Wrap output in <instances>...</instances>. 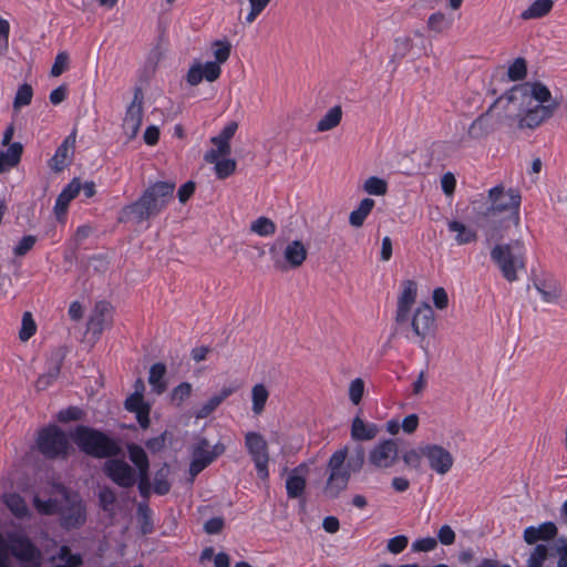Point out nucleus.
Wrapping results in <instances>:
<instances>
[{
    "label": "nucleus",
    "mask_w": 567,
    "mask_h": 567,
    "mask_svg": "<svg viewBox=\"0 0 567 567\" xmlns=\"http://www.w3.org/2000/svg\"><path fill=\"white\" fill-rule=\"evenodd\" d=\"M558 529L553 522H546L539 526H529L524 530V540L533 545L538 540H551L557 536Z\"/></svg>",
    "instance_id": "a878e982"
},
{
    "label": "nucleus",
    "mask_w": 567,
    "mask_h": 567,
    "mask_svg": "<svg viewBox=\"0 0 567 567\" xmlns=\"http://www.w3.org/2000/svg\"><path fill=\"white\" fill-rule=\"evenodd\" d=\"M456 535L450 525H443L437 532V540L445 546L453 545L455 543Z\"/></svg>",
    "instance_id": "69168bd1"
},
{
    "label": "nucleus",
    "mask_w": 567,
    "mask_h": 567,
    "mask_svg": "<svg viewBox=\"0 0 567 567\" xmlns=\"http://www.w3.org/2000/svg\"><path fill=\"white\" fill-rule=\"evenodd\" d=\"M520 199L517 189H506L504 185H497L488 190L489 206L477 218V225L488 241L502 239L507 229L519 225Z\"/></svg>",
    "instance_id": "f257e3e1"
},
{
    "label": "nucleus",
    "mask_w": 567,
    "mask_h": 567,
    "mask_svg": "<svg viewBox=\"0 0 567 567\" xmlns=\"http://www.w3.org/2000/svg\"><path fill=\"white\" fill-rule=\"evenodd\" d=\"M82 188L80 178L74 177L70 184L60 193L54 206V214L59 220H62L68 212L69 204L74 199Z\"/></svg>",
    "instance_id": "b1692460"
},
{
    "label": "nucleus",
    "mask_w": 567,
    "mask_h": 567,
    "mask_svg": "<svg viewBox=\"0 0 567 567\" xmlns=\"http://www.w3.org/2000/svg\"><path fill=\"white\" fill-rule=\"evenodd\" d=\"M38 450L47 458H66L71 449L70 442L65 433L56 425H49L38 433Z\"/></svg>",
    "instance_id": "1a4fd4ad"
},
{
    "label": "nucleus",
    "mask_w": 567,
    "mask_h": 567,
    "mask_svg": "<svg viewBox=\"0 0 567 567\" xmlns=\"http://www.w3.org/2000/svg\"><path fill=\"white\" fill-rule=\"evenodd\" d=\"M245 446L251 456V460L256 466L258 476L261 480H267L269 476L268 463L269 453L268 444L264 436L257 432H248L245 435Z\"/></svg>",
    "instance_id": "ddd939ff"
},
{
    "label": "nucleus",
    "mask_w": 567,
    "mask_h": 567,
    "mask_svg": "<svg viewBox=\"0 0 567 567\" xmlns=\"http://www.w3.org/2000/svg\"><path fill=\"white\" fill-rule=\"evenodd\" d=\"M73 439L84 453L94 457H112L121 452V447L114 440L87 426H78Z\"/></svg>",
    "instance_id": "0eeeda50"
},
{
    "label": "nucleus",
    "mask_w": 567,
    "mask_h": 567,
    "mask_svg": "<svg viewBox=\"0 0 567 567\" xmlns=\"http://www.w3.org/2000/svg\"><path fill=\"white\" fill-rule=\"evenodd\" d=\"M192 394V384L188 382H183L176 388H174L172 392V401L177 405L181 406L182 403L188 399Z\"/></svg>",
    "instance_id": "603ef678"
},
{
    "label": "nucleus",
    "mask_w": 567,
    "mask_h": 567,
    "mask_svg": "<svg viewBox=\"0 0 567 567\" xmlns=\"http://www.w3.org/2000/svg\"><path fill=\"white\" fill-rule=\"evenodd\" d=\"M413 49V40L409 35L399 37L394 43V56L404 58Z\"/></svg>",
    "instance_id": "3c124183"
},
{
    "label": "nucleus",
    "mask_w": 567,
    "mask_h": 567,
    "mask_svg": "<svg viewBox=\"0 0 567 567\" xmlns=\"http://www.w3.org/2000/svg\"><path fill=\"white\" fill-rule=\"evenodd\" d=\"M276 224L265 216L258 217L249 226L251 233L261 237L272 236L276 233Z\"/></svg>",
    "instance_id": "58836bf2"
},
{
    "label": "nucleus",
    "mask_w": 567,
    "mask_h": 567,
    "mask_svg": "<svg viewBox=\"0 0 567 567\" xmlns=\"http://www.w3.org/2000/svg\"><path fill=\"white\" fill-rule=\"evenodd\" d=\"M422 454L427 460L429 466L439 475H445L454 464V457L449 450L439 444L422 446Z\"/></svg>",
    "instance_id": "dca6fc26"
},
{
    "label": "nucleus",
    "mask_w": 567,
    "mask_h": 567,
    "mask_svg": "<svg viewBox=\"0 0 567 567\" xmlns=\"http://www.w3.org/2000/svg\"><path fill=\"white\" fill-rule=\"evenodd\" d=\"M99 499L102 508L109 512L113 509L114 503L116 501V495L112 488L103 486L100 488Z\"/></svg>",
    "instance_id": "864d4df0"
},
{
    "label": "nucleus",
    "mask_w": 567,
    "mask_h": 567,
    "mask_svg": "<svg viewBox=\"0 0 567 567\" xmlns=\"http://www.w3.org/2000/svg\"><path fill=\"white\" fill-rule=\"evenodd\" d=\"M105 474L118 486L128 488L136 483L135 470L125 461L111 458L104 464Z\"/></svg>",
    "instance_id": "f3484780"
},
{
    "label": "nucleus",
    "mask_w": 567,
    "mask_h": 567,
    "mask_svg": "<svg viewBox=\"0 0 567 567\" xmlns=\"http://www.w3.org/2000/svg\"><path fill=\"white\" fill-rule=\"evenodd\" d=\"M221 403L219 400L213 395L205 404L202 405L200 409H198L195 412L196 419H206L208 417Z\"/></svg>",
    "instance_id": "052dcab7"
},
{
    "label": "nucleus",
    "mask_w": 567,
    "mask_h": 567,
    "mask_svg": "<svg viewBox=\"0 0 567 567\" xmlns=\"http://www.w3.org/2000/svg\"><path fill=\"white\" fill-rule=\"evenodd\" d=\"M128 455L130 460L136 465L138 468V474L148 473L150 463L145 451L138 445H130L128 446Z\"/></svg>",
    "instance_id": "ea45409f"
},
{
    "label": "nucleus",
    "mask_w": 567,
    "mask_h": 567,
    "mask_svg": "<svg viewBox=\"0 0 567 567\" xmlns=\"http://www.w3.org/2000/svg\"><path fill=\"white\" fill-rule=\"evenodd\" d=\"M363 392H364V382H363V380L360 379V378L354 379L350 383V386H349V398H350V401L354 405H358L361 402V400H362Z\"/></svg>",
    "instance_id": "6e6d98bb"
},
{
    "label": "nucleus",
    "mask_w": 567,
    "mask_h": 567,
    "mask_svg": "<svg viewBox=\"0 0 567 567\" xmlns=\"http://www.w3.org/2000/svg\"><path fill=\"white\" fill-rule=\"evenodd\" d=\"M169 466L164 464L155 474L154 492L158 495H165L171 489V484L167 481L169 475Z\"/></svg>",
    "instance_id": "79ce46f5"
},
{
    "label": "nucleus",
    "mask_w": 567,
    "mask_h": 567,
    "mask_svg": "<svg viewBox=\"0 0 567 567\" xmlns=\"http://www.w3.org/2000/svg\"><path fill=\"white\" fill-rule=\"evenodd\" d=\"M175 187L173 181L151 184L136 202L124 208V213L136 223L153 218L173 200Z\"/></svg>",
    "instance_id": "20e7f679"
},
{
    "label": "nucleus",
    "mask_w": 567,
    "mask_h": 567,
    "mask_svg": "<svg viewBox=\"0 0 567 567\" xmlns=\"http://www.w3.org/2000/svg\"><path fill=\"white\" fill-rule=\"evenodd\" d=\"M307 473L308 466L306 464H300L290 472L286 481V489L288 497L298 498L303 494L306 488Z\"/></svg>",
    "instance_id": "393cba45"
},
{
    "label": "nucleus",
    "mask_w": 567,
    "mask_h": 567,
    "mask_svg": "<svg viewBox=\"0 0 567 567\" xmlns=\"http://www.w3.org/2000/svg\"><path fill=\"white\" fill-rule=\"evenodd\" d=\"M212 52L215 61L206 63L195 62L187 71L186 81L189 85L196 86L203 80L215 82L221 74L220 65L230 56L231 44L227 40H216L212 43Z\"/></svg>",
    "instance_id": "423d86ee"
},
{
    "label": "nucleus",
    "mask_w": 567,
    "mask_h": 567,
    "mask_svg": "<svg viewBox=\"0 0 567 567\" xmlns=\"http://www.w3.org/2000/svg\"><path fill=\"white\" fill-rule=\"evenodd\" d=\"M379 430L373 423H365L360 416H355L351 424V437L354 441H371Z\"/></svg>",
    "instance_id": "cd10ccee"
},
{
    "label": "nucleus",
    "mask_w": 567,
    "mask_h": 567,
    "mask_svg": "<svg viewBox=\"0 0 567 567\" xmlns=\"http://www.w3.org/2000/svg\"><path fill=\"white\" fill-rule=\"evenodd\" d=\"M271 0H248L249 11L245 17L247 24H252Z\"/></svg>",
    "instance_id": "a18cd8bd"
},
{
    "label": "nucleus",
    "mask_w": 567,
    "mask_h": 567,
    "mask_svg": "<svg viewBox=\"0 0 567 567\" xmlns=\"http://www.w3.org/2000/svg\"><path fill=\"white\" fill-rule=\"evenodd\" d=\"M554 6L553 0H536L520 13V19H539L548 14Z\"/></svg>",
    "instance_id": "72a5a7b5"
},
{
    "label": "nucleus",
    "mask_w": 567,
    "mask_h": 567,
    "mask_svg": "<svg viewBox=\"0 0 567 567\" xmlns=\"http://www.w3.org/2000/svg\"><path fill=\"white\" fill-rule=\"evenodd\" d=\"M375 203L372 198H363L359 206L350 213L349 223L352 227L360 228L365 218L369 216L371 210L373 209Z\"/></svg>",
    "instance_id": "2f4dec72"
},
{
    "label": "nucleus",
    "mask_w": 567,
    "mask_h": 567,
    "mask_svg": "<svg viewBox=\"0 0 567 567\" xmlns=\"http://www.w3.org/2000/svg\"><path fill=\"white\" fill-rule=\"evenodd\" d=\"M399 446L393 440H385L377 444L368 455V463L375 470H386L396 464Z\"/></svg>",
    "instance_id": "2eb2a0df"
},
{
    "label": "nucleus",
    "mask_w": 567,
    "mask_h": 567,
    "mask_svg": "<svg viewBox=\"0 0 567 567\" xmlns=\"http://www.w3.org/2000/svg\"><path fill=\"white\" fill-rule=\"evenodd\" d=\"M522 241L515 240L512 244H498L491 251L492 260L499 267L504 278L508 281L517 279V271L524 268L522 255L515 254V248H520Z\"/></svg>",
    "instance_id": "9d476101"
},
{
    "label": "nucleus",
    "mask_w": 567,
    "mask_h": 567,
    "mask_svg": "<svg viewBox=\"0 0 567 567\" xmlns=\"http://www.w3.org/2000/svg\"><path fill=\"white\" fill-rule=\"evenodd\" d=\"M269 398V391L267 388L259 383L252 386L251 389V401H252V412L255 415H260L266 406L267 400Z\"/></svg>",
    "instance_id": "4c0bfd02"
},
{
    "label": "nucleus",
    "mask_w": 567,
    "mask_h": 567,
    "mask_svg": "<svg viewBox=\"0 0 567 567\" xmlns=\"http://www.w3.org/2000/svg\"><path fill=\"white\" fill-rule=\"evenodd\" d=\"M441 185L446 196H452L456 187V178L453 173L447 172L441 178Z\"/></svg>",
    "instance_id": "338daca9"
},
{
    "label": "nucleus",
    "mask_w": 567,
    "mask_h": 567,
    "mask_svg": "<svg viewBox=\"0 0 567 567\" xmlns=\"http://www.w3.org/2000/svg\"><path fill=\"white\" fill-rule=\"evenodd\" d=\"M75 148V133H71L58 147L54 156L49 161V166L54 173H61L73 158Z\"/></svg>",
    "instance_id": "aec40b11"
},
{
    "label": "nucleus",
    "mask_w": 567,
    "mask_h": 567,
    "mask_svg": "<svg viewBox=\"0 0 567 567\" xmlns=\"http://www.w3.org/2000/svg\"><path fill=\"white\" fill-rule=\"evenodd\" d=\"M33 503L40 514L52 515L58 511L56 502L52 499L42 501L40 497L35 496Z\"/></svg>",
    "instance_id": "680f3d73"
},
{
    "label": "nucleus",
    "mask_w": 567,
    "mask_h": 567,
    "mask_svg": "<svg viewBox=\"0 0 567 567\" xmlns=\"http://www.w3.org/2000/svg\"><path fill=\"white\" fill-rule=\"evenodd\" d=\"M33 95V90L30 84H22L16 94L14 101H13V107L16 110L20 109L21 106L29 105L31 103Z\"/></svg>",
    "instance_id": "de8ad7c7"
},
{
    "label": "nucleus",
    "mask_w": 567,
    "mask_h": 567,
    "mask_svg": "<svg viewBox=\"0 0 567 567\" xmlns=\"http://www.w3.org/2000/svg\"><path fill=\"white\" fill-rule=\"evenodd\" d=\"M499 125L501 123L489 106L468 125L465 134L460 137L458 145L465 146L472 142H481L494 133Z\"/></svg>",
    "instance_id": "9b49d317"
},
{
    "label": "nucleus",
    "mask_w": 567,
    "mask_h": 567,
    "mask_svg": "<svg viewBox=\"0 0 567 567\" xmlns=\"http://www.w3.org/2000/svg\"><path fill=\"white\" fill-rule=\"evenodd\" d=\"M437 547V539L434 537H425L415 540L412 544V549L419 553H429Z\"/></svg>",
    "instance_id": "bf43d9fd"
},
{
    "label": "nucleus",
    "mask_w": 567,
    "mask_h": 567,
    "mask_svg": "<svg viewBox=\"0 0 567 567\" xmlns=\"http://www.w3.org/2000/svg\"><path fill=\"white\" fill-rule=\"evenodd\" d=\"M275 266L280 270L299 269L308 258V247L300 239L278 237L269 248Z\"/></svg>",
    "instance_id": "6e6552de"
},
{
    "label": "nucleus",
    "mask_w": 567,
    "mask_h": 567,
    "mask_svg": "<svg viewBox=\"0 0 567 567\" xmlns=\"http://www.w3.org/2000/svg\"><path fill=\"white\" fill-rule=\"evenodd\" d=\"M6 506L18 518H27L30 516V511L24 499L18 494H8L3 497Z\"/></svg>",
    "instance_id": "c9c22d12"
},
{
    "label": "nucleus",
    "mask_w": 567,
    "mask_h": 567,
    "mask_svg": "<svg viewBox=\"0 0 567 567\" xmlns=\"http://www.w3.org/2000/svg\"><path fill=\"white\" fill-rule=\"evenodd\" d=\"M85 508L81 501L68 499V506L61 509V525L66 528H78L85 523Z\"/></svg>",
    "instance_id": "412c9836"
},
{
    "label": "nucleus",
    "mask_w": 567,
    "mask_h": 567,
    "mask_svg": "<svg viewBox=\"0 0 567 567\" xmlns=\"http://www.w3.org/2000/svg\"><path fill=\"white\" fill-rule=\"evenodd\" d=\"M550 100L549 89L540 82H525L515 85L501 95L491 109L495 113L501 125L509 127L518 126L528 104L533 101L545 103Z\"/></svg>",
    "instance_id": "f03ea898"
},
{
    "label": "nucleus",
    "mask_w": 567,
    "mask_h": 567,
    "mask_svg": "<svg viewBox=\"0 0 567 567\" xmlns=\"http://www.w3.org/2000/svg\"><path fill=\"white\" fill-rule=\"evenodd\" d=\"M417 293V286L413 280H405L403 282V291L398 300V309L395 321L399 324L406 323L410 316V310L415 303Z\"/></svg>",
    "instance_id": "6ab92c4d"
},
{
    "label": "nucleus",
    "mask_w": 567,
    "mask_h": 567,
    "mask_svg": "<svg viewBox=\"0 0 567 567\" xmlns=\"http://www.w3.org/2000/svg\"><path fill=\"white\" fill-rule=\"evenodd\" d=\"M433 302L435 307L440 310H443L449 305V297L444 288H435L433 291Z\"/></svg>",
    "instance_id": "774afa93"
},
{
    "label": "nucleus",
    "mask_w": 567,
    "mask_h": 567,
    "mask_svg": "<svg viewBox=\"0 0 567 567\" xmlns=\"http://www.w3.org/2000/svg\"><path fill=\"white\" fill-rule=\"evenodd\" d=\"M69 66V55L66 52H60L54 60V63L51 68V76L58 78L60 76Z\"/></svg>",
    "instance_id": "13d9d810"
},
{
    "label": "nucleus",
    "mask_w": 567,
    "mask_h": 567,
    "mask_svg": "<svg viewBox=\"0 0 567 567\" xmlns=\"http://www.w3.org/2000/svg\"><path fill=\"white\" fill-rule=\"evenodd\" d=\"M434 326V312L430 305L423 303L413 315L411 327L413 332L424 339Z\"/></svg>",
    "instance_id": "4be33fe9"
},
{
    "label": "nucleus",
    "mask_w": 567,
    "mask_h": 567,
    "mask_svg": "<svg viewBox=\"0 0 567 567\" xmlns=\"http://www.w3.org/2000/svg\"><path fill=\"white\" fill-rule=\"evenodd\" d=\"M37 241V237L33 235L24 236L18 245L13 248V254L17 257H23L27 255L34 246Z\"/></svg>",
    "instance_id": "4d7b16f0"
},
{
    "label": "nucleus",
    "mask_w": 567,
    "mask_h": 567,
    "mask_svg": "<svg viewBox=\"0 0 567 567\" xmlns=\"http://www.w3.org/2000/svg\"><path fill=\"white\" fill-rule=\"evenodd\" d=\"M527 64L523 58H517L508 68L507 75L512 81H519L526 76Z\"/></svg>",
    "instance_id": "8fccbe9b"
},
{
    "label": "nucleus",
    "mask_w": 567,
    "mask_h": 567,
    "mask_svg": "<svg viewBox=\"0 0 567 567\" xmlns=\"http://www.w3.org/2000/svg\"><path fill=\"white\" fill-rule=\"evenodd\" d=\"M342 120V109L340 105L331 107L317 123V132L323 133L336 128Z\"/></svg>",
    "instance_id": "473e14b6"
},
{
    "label": "nucleus",
    "mask_w": 567,
    "mask_h": 567,
    "mask_svg": "<svg viewBox=\"0 0 567 567\" xmlns=\"http://www.w3.org/2000/svg\"><path fill=\"white\" fill-rule=\"evenodd\" d=\"M365 461V451L362 445L350 447L344 445L337 450L327 464V480L322 487V495L327 499H336L348 487L352 473L362 470Z\"/></svg>",
    "instance_id": "7ed1b4c3"
},
{
    "label": "nucleus",
    "mask_w": 567,
    "mask_h": 567,
    "mask_svg": "<svg viewBox=\"0 0 567 567\" xmlns=\"http://www.w3.org/2000/svg\"><path fill=\"white\" fill-rule=\"evenodd\" d=\"M8 550L19 561L21 567H41L43 555L40 548L25 535L9 536L8 544L0 533V567H11Z\"/></svg>",
    "instance_id": "39448f33"
},
{
    "label": "nucleus",
    "mask_w": 567,
    "mask_h": 567,
    "mask_svg": "<svg viewBox=\"0 0 567 567\" xmlns=\"http://www.w3.org/2000/svg\"><path fill=\"white\" fill-rule=\"evenodd\" d=\"M22 151L21 143H13L7 151L0 152V172H3L6 167L16 166L20 162Z\"/></svg>",
    "instance_id": "e433bc0d"
},
{
    "label": "nucleus",
    "mask_w": 567,
    "mask_h": 567,
    "mask_svg": "<svg viewBox=\"0 0 567 567\" xmlns=\"http://www.w3.org/2000/svg\"><path fill=\"white\" fill-rule=\"evenodd\" d=\"M37 331V324L32 318L31 312H24L22 317V326L19 332L21 341H28Z\"/></svg>",
    "instance_id": "49530a36"
},
{
    "label": "nucleus",
    "mask_w": 567,
    "mask_h": 567,
    "mask_svg": "<svg viewBox=\"0 0 567 567\" xmlns=\"http://www.w3.org/2000/svg\"><path fill=\"white\" fill-rule=\"evenodd\" d=\"M113 307L106 301L97 302L89 319L87 330L96 337L101 336L104 329L111 327Z\"/></svg>",
    "instance_id": "a211bd4d"
},
{
    "label": "nucleus",
    "mask_w": 567,
    "mask_h": 567,
    "mask_svg": "<svg viewBox=\"0 0 567 567\" xmlns=\"http://www.w3.org/2000/svg\"><path fill=\"white\" fill-rule=\"evenodd\" d=\"M63 359L64 352L61 350L53 354L52 367L37 380L35 386L38 391L45 390L59 377Z\"/></svg>",
    "instance_id": "c85d7f7f"
},
{
    "label": "nucleus",
    "mask_w": 567,
    "mask_h": 567,
    "mask_svg": "<svg viewBox=\"0 0 567 567\" xmlns=\"http://www.w3.org/2000/svg\"><path fill=\"white\" fill-rule=\"evenodd\" d=\"M363 192L373 196H384L388 193V183L378 176L367 178L362 185Z\"/></svg>",
    "instance_id": "a19ab883"
},
{
    "label": "nucleus",
    "mask_w": 567,
    "mask_h": 567,
    "mask_svg": "<svg viewBox=\"0 0 567 567\" xmlns=\"http://www.w3.org/2000/svg\"><path fill=\"white\" fill-rule=\"evenodd\" d=\"M452 21L442 12H435L430 16L427 27L430 30L441 33L450 29Z\"/></svg>",
    "instance_id": "37998d69"
},
{
    "label": "nucleus",
    "mask_w": 567,
    "mask_h": 567,
    "mask_svg": "<svg viewBox=\"0 0 567 567\" xmlns=\"http://www.w3.org/2000/svg\"><path fill=\"white\" fill-rule=\"evenodd\" d=\"M148 404L144 402V396L143 395H137V394H131L126 401H125V409L130 412H138L145 408H147Z\"/></svg>",
    "instance_id": "e2e57ef3"
},
{
    "label": "nucleus",
    "mask_w": 567,
    "mask_h": 567,
    "mask_svg": "<svg viewBox=\"0 0 567 567\" xmlns=\"http://www.w3.org/2000/svg\"><path fill=\"white\" fill-rule=\"evenodd\" d=\"M238 128V123L229 122L219 135L210 138V142L217 147L218 153H231L230 140L234 137Z\"/></svg>",
    "instance_id": "c756f323"
},
{
    "label": "nucleus",
    "mask_w": 567,
    "mask_h": 567,
    "mask_svg": "<svg viewBox=\"0 0 567 567\" xmlns=\"http://www.w3.org/2000/svg\"><path fill=\"white\" fill-rule=\"evenodd\" d=\"M548 557V548L546 545H537L527 559V567H543L544 561Z\"/></svg>",
    "instance_id": "09e8293b"
},
{
    "label": "nucleus",
    "mask_w": 567,
    "mask_h": 567,
    "mask_svg": "<svg viewBox=\"0 0 567 567\" xmlns=\"http://www.w3.org/2000/svg\"><path fill=\"white\" fill-rule=\"evenodd\" d=\"M52 567H81L83 564L80 554H72L68 546H61L56 554L49 558Z\"/></svg>",
    "instance_id": "bb28decb"
},
{
    "label": "nucleus",
    "mask_w": 567,
    "mask_h": 567,
    "mask_svg": "<svg viewBox=\"0 0 567 567\" xmlns=\"http://www.w3.org/2000/svg\"><path fill=\"white\" fill-rule=\"evenodd\" d=\"M424 457L422 454V446L419 450L411 449L402 455L404 464L414 470L421 467V458Z\"/></svg>",
    "instance_id": "5fc2aeb1"
},
{
    "label": "nucleus",
    "mask_w": 567,
    "mask_h": 567,
    "mask_svg": "<svg viewBox=\"0 0 567 567\" xmlns=\"http://www.w3.org/2000/svg\"><path fill=\"white\" fill-rule=\"evenodd\" d=\"M447 226L450 231L456 234L455 241L457 245H468L477 240L476 231L461 221L452 220Z\"/></svg>",
    "instance_id": "7c9ffc66"
},
{
    "label": "nucleus",
    "mask_w": 567,
    "mask_h": 567,
    "mask_svg": "<svg viewBox=\"0 0 567 567\" xmlns=\"http://www.w3.org/2000/svg\"><path fill=\"white\" fill-rule=\"evenodd\" d=\"M237 163L234 158H221L220 162L216 163L214 169L219 179H225L233 175L236 171Z\"/></svg>",
    "instance_id": "c03bdc74"
},
{
    "label": "nucleus",
    "mask_w": 567,
    "mask_h": 567,
    "mask_svg": "<svg viewBox=\"0 0 567 567\" xmlns=\"http://www.w3.org/2000/svg\"><path fill=\"white\" fill-rule=\"evenodd\" d=\"M560 103L556 99H553L550 95V100L545 103H539L533 101L532 104L525 110L523 117L519 120V124L517 128L519 130H534L542 125L544 122L553 117L555 112L558 110Z\"/></svg>",
    "instance_id": "f8f14e48"
},
{
    "label": "nucleus",
    "mask_w": 567,
    "mask_h": 567,
    "mask_svg": "<svg viewBox=\"0 0 567 567\" xmlns=\"http://www.w3.org/2000/svg\"><path fill=\"white\" fill-rule=\"evenodd\" d=\"M143 102L144 94L141 87L134 90V96L132 102L126 109L125 116L123 118V132L128 141L136 137L143 121Z\"/></svg>",
    "instance_id": "4468645a"
},
{
    "label": "nucleus",
    "mask_w": 567,
    "mask_h": 567,
    "mask_svg": "<svg viewBox=\"0 0 567 567\" xmlns=\"http://www.w3.org/2000/svg\"><path fill=\"white\" fill-rule=\"evenodd\" d=\"M210 445L206 439L199 440L198 444L193 451V460L189 466V473L193 477L199 474L206 466L214 461V455H210Z\"/></svg>",
    "instance_id": "5701e85b"
},
{
    "label": "nucleus",
    "mask_w": 567,
    "mask_h": 567,
    "mask_svg": "<svg viewBox=\"0 0 567 567\" xmlns=\"http://www.w3.org/2000/svg\"><path fill=\"white\" fill-rule=\"evenodd\" d=\"M165 374L166 367L164 363H155L150 369L148 383L152 386V390L157 394H162L167 388L164 380Z\"/></svg>",
    "instance_id": "f704fd0d"
},
{
    "label": "nucleus",
    "mask_w": 567,
    "mask_h": 567,
    "mask_svg": "<svg viewBox=\"0 0 567 567\" xmlns=\"http://www.w3.org/2000/svg\"><path fill=\"white\" fill-rule=\"evenodd\" d=\"M408 543V537L404 535H400L389 539L386 548L392 554H400L406 548Z\"/></svg>",
    "instance_id": "0e129e2a"
}]
</instances>
